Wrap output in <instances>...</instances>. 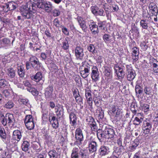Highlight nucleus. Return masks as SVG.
I'll return each mask as SVG.
<instances>
[{
  "mask_svg": "<svg viewBox=\"0 0 158 158\" xmlns=\"http://www.w3.org/2000/svg\"><path fill=\"white\" fill-rule=\"evenodd\" d=\"M92 66L86 62H83L80 66L79 70L81 76L84 78L87 77L89 75Z\"/></svg>",
  "mask_w": 158,
  "mask_h": 158,
  "instance_id": "1",
  "label": "nucleus"
},
{
  "mask_svg": "<svg viewBox=\"0 0 158 158\" xmlns=\"http://www.w3.org/2000/svg\"><path fill=\"white\" fill-rule=\"evenodd\" d=\"M19 10L21 14L25 19H29L32 17V12L26 5L22 6Z\"/></svg>",
  "mask_w": 158,
  "mask_h": 158,
  "instance_id": "2",
  "label": "nucleus"
},
{
  "mask_svg": "<svg viewBox=\"0 0 158 158\" xmlns=\"http://www.w3.org/2000/svg\"><path fill=\"white\" fill-rule=\"evenodd\" d=\"M123 107L120 104L114 103L112 106L111 111L113 115L116 117H119L122 113Z\"/></svg>",
  "mask_w": 158,
  "mask_h": 158,
  "instance_id": "3",
  "label": "nucleus"
},
{
  "mask_svg": "<svg viewBox=\"0 0 158 158\" xmlns=\"http://www.w3.org/2000/svg\"><path fill=\"white\" fill-rule=\"evenodd\" d=\"M29 61L32 67L35 70H39L40 69L41 63L39 62L38 59L35 56H31Z\"/></svg>",
  "mask_w": 158,
  "mask_h": 158,
  "instance_id": "4",
  "label": "nucleus"
},
{
  "mask_svg": "<svg viewBox=\"0 0 158 158\" xmlns=\"http://www.w3.org/2000/svg\"><path fill=\"white\" fill-rule=\"evenodd\" d=\"M127 73H126L127 80L130 81H132L136 76L135 71L133 69L131 65L126 66Z\"/></svg>",
  "mask_w": 158,
  "mask_h": 158,
  "instance_id": "5",
  "label": "nucleus"
},
{
  "mask_svg": "<svg viewBox=\"0 0 158 158\" xmlns=\"http://www.w3.org/2000/svg\"><path fill=\"white\" fill-rule=\"evenodd\" d=\"M91 76L92 80L96 81L99 79V72L98 68L96 66H93L91 68Z\"/></svg>",
  "mask_w": 158,
  "mask_h": 158,
  "instance_id": "6",
  "label": "nucleus"
},
{
  "mask_svg": "<svg viewBox=\"0 0 158 158\" xmlns=\"http://www.w3.org/2000/svg\"><path fill=\"white\" fill-rule=\"evenodd\" d=\"M75 53L77 60H83L84 54L83 49L80 46H77L75 48Z\"/></svg>",
  "mask_w": 158,
  "mask_h": 158,
  "instance_id": "7",
  "label": "nucleus"
},
{
  "mask_svg": "<svg viewBox=\"0 0 158 158\" xmlns=\"http://www.w3.org/2000/svg\"><path fill=\"white\" fill-rule=\"evenodd\" d=\"M152 125L151 123L146 121H144L143 125V132L145 135H148L152 129Z\"/></svg>",
  "mask_w": 158,
  "mask_h": 158,
  "instance_id": "8",
  "label": "nucleus"
},
{
  "mask_svg": "<svg viewBox=\"0 0 158 158\" xmlns=\"http://www.w3.org/2000/svg\"><path fill=\"white\" fill-rule=\"evenodd\" d=\"M89 27L92 33L94 35H97L99 33L98 26L96 23L93 20H90L89 24Z\"/></svg>",
  "mask_w": 158,
  "mask_h": 158,
  "instance_id": "9",
  "label": "nucleus"
},
{
  "mask_svg": "<svg viewBox=\"0 0 158 158\" xmlns=\"http://www.w3.org/2000/svg\"><path fill=\"white\" fill-rule=\"evenodd\" d=\"M75 138L77 142H79L80 143L83 140V136L82 131L80 128L76 129L75 132Z\"/></svg>",
  "mask_w": 158,
  "mask_h": 158,
  "instance_id": "10",
  "label": "nucleus"
},
{
  "mask_svg": "<svg viewBox=\"0 0 158 158\" xmlns=\"http://www.w3.org/2000/svg\"><path fill=\"white\" fill-rule=\"evenodd\" d=\"M77 20L82 30L84 32H85L87 28L86 22L84 20L82 17L80 16H78L77 18Z\"/></svg>",
  "mask_w": 158,
  "mask_h": 158,
  "instance_id": "11",
  "label": "nucleus"
},
{
  "mask_svg": "<svg viewBox=\"0 0 158 158\" xmlns=\"http://www.w3.org/2000/svg\"><path fill=\"white\" fill-rule=\"evenodd\" d=\"M114 69L118 78L120 79H122L124 75L123 68L119 67L117 64H115L114 66Z\"/></svg>",
  "mask_w": 158,
  "mask_h": 158,
  "instance_id": "12",
  "label": "nucleus"
},
{
  "mask_svg": "<svg viewBox=\"0 0 158 158\" xmlns=\"http://www.w3.org/2000/svg\"><path fill=\"white\" fill-rule=\"evenodd\" d=\"M87 123L89 125L92 131H95L97 129V126L94 119L91 117H89L86 119Z\"/></svg>",
  "mask_w": 158,
  "mask_h": 158,
  "instance_id": "13",
  "label": "nucleus"
},
{
  "mask_svg": "<svg viewBox=\"0 0 158 158\" xmlns=\"http://www.w3.org/2000/svg\"><path fill=\"white\" fill-rule=\"evenodd\" d=\"M106 135V138L109 139L113 138L115 134L114 129L111 128L106 127L104 130Z\"/></svg>",
  "mask_w": 158,
  "mask_h": 158,
  "instance_id": "14",
  "label": "nucleus"
},
{
  "mask_svg": "<svg viewBox=\"0 0 158 158\" xmlns=\"http://www.w3.org/2000/svg\"><path fill=\"white\" fill-rule=\"evenodd\" d=\"M132 50L131 56L133 61L136 62L139 59V49L136 47H134L132 48Z\"/></svg>",
  "mask_w": 158,
  "mask_h": 158,
  "instance_id": "15",
  "label": "nucleus"
},
{
  "mask_svg": "<svg viewBox=\"0 0 158 158\" xmlns=\"http://www.w3.org/2000/svg\"><path fill=\"white\" fill-rule=\"evenodd\" d=\"M109 150V148L108 147L104 145L102 146L99 150L100 155L102 156L108 154L110 152Z\"/></svg>",
  "mask_w": 158,
  "mask_h": 158,
  "instance_id": "16",
  "label": "nucleus"
},
{
  "mask_svg": "<svg viewBox=\"0 0 158 158\" xmlns=\"http://www.w3.org/2000/svg\"><path fill=\"white\" fill-rule=\"evenodd\" d=\"M97 135L98 138L100 142L104 140L106 138V135L105 134V131H102L101 130H98L97 131Z\"/></svg>",
  "mask_w": 158,
  "mask_h": 158,
  "instance_id": "17",
  "label": "nucleus"
},
{
  "mask_svg": "<svg viewBox=\"0 0 158 158\" xmlns=\"http://www.w3.org/2000/svg\"><path fill=\"white\" fill-rule=\"evenodd\" d=\"M149 8L151 10L152 15L156 16L158 10L157 6L153 2H151L149 6Z\"/></svg>",
  "mask_w": 158,
  "mask_h": 158,
  "instance_id": "18",
  "label": "nucleus"
},
{
  "mask_svg": "<svg viewBox=\"0 0 158 158\" xmlns=\"http://www.w3.org/2000/svg\"><path fill=\"white\" fill-rule=\"evenodd\" d=\"M70 123L72 126L75 125L77 122V117L76 114L73 112H70L69 114Z\"/></svg>",
  "mask_w": 158,
  "mask_h": 158,
  "instance_id": "19",
  "label": "nucleus"
},
{
  "mask_svg": "<svg viewBox=\"0 0 158 158\" xmlns=\"http://www.w3.org/2000/svg\"><path fill=\"white\" fill-rule=\"evenodd\" d=\"M5 118L8 124L9 125H13L15 123V119L13 114H6L5 115Z\"/></svg>",
  "mask_w": 158,
  "mask_h": 158,
  "instance_id": "20",
  "label": "nucleus"
},
{
  "mask_svg": "<svg viewBox=\"0 0 158 158\" xmlns=\"http://www.w3.org/2000/svg\"><path fill=\"white\" fill-rule=\"evenodd\" d=\"M6 8L8 10H8H15L17 7V4L13 1L10 2L6 4ZM6 12V11H5Z\"/></svg>",
  "mask_w": 158,
  "mask_h": 158,
  "instance_id": "21",
  "label": "nucleus"
},
{
  "mask_svg": "<svg viewBox=\"0 0 158 158\" xmlns=\"http://www.w3.org/2000/svg\"><path fill=\"white\" fill-rule=\"evenodd\" d=\"M97 144L96 142L92 141L90 142L89 144V152H93L96 151L97 149Z\"/></svg>",
  "mask_w": 158,
  "mask_h": 158,
  "instance_id": "22",
  "label": "nucleus"
},
{
  "mask_svg": "<svg viewBox=\"0 0 158 158\" xmlns=\"http://www.w3.org/2000/svg\"><path fill=\"white\" fill-rule=\"evenodd\" d=\"M6 73L7 75V77L9 80L14 78L15 75V71L12 68H9L7 69Z\"/></svg>",
  "mask_w": 158,
  "mask_h": 158,
  "instance_id": "23",
  "label": "nucleus"
},
{
  "mask_svg": "<svg viewBox=\"0 0 158 158\" xmlns=\"http://www.w3.org/2000/svg\"><path fill=\"white\" fill-rule=\"evenodd\" d=\"M13 138L18 141H19L22 137L21 132L19 130L14 131L13 132Z\"/></svg>",
  "mask_w": 158,
  "mask_h": 158,
  "instance_id": "24",
  "label": "nucleus"
},
{
  "mask_svg": "<svg viewBox=\"0 0 158 158\" xmlns=\"http://www.w3.org/2000/svg\"><path fill=\"white\" fill-rule=\"evenodd\" d=\"M44 6L45 11L48 13L51 12L53 9V6L52 4L50 2H46L44 4Z\"/></svg>",
  "mask_w": 158,
  "mask_h": 158,
  "instance_id": "25",
  "label": "nucleus"
},
{
  "mask_svg": "<svg viewBox=\"0 0 158 158\" xmlns=\"http://www.w3.org/2000/svg\"><path fill=\"white\" fill-rule=\"evenodd\" d=\"M53 90V87L52 86H49L47 88V90L45 92V96L46 98H49L52 96Z\"/></svg>",
  "mask_w": 158,
  "mask_h": 158,
  "instance_id": "26",
  "label": "nucleus"
},
{
  "mask_svg": "<svg viewBox=\"0 0 158 158\" xmlns=\"http://www.w3.org/2000/svg\"><path fill=\"white\" fill-rule=\"evenodd\" d=\"M85 95L87 102L89 104L92 103V98L91 91L90 90H86Z\"/></svg>",
  "mask_w": 158,
  "mask_h": 158,
  "instance_id": "27",
  "label": "nucleus"
},
{
  "mask_svg": "<svg viewBox=\"0 0 158 158\" xmlns=\"http://www.w3.org/2000/svg\"><path fill=\"white\" fill-rule=\"evenodd\" d=\"M79 149L78 148H73L71 154V158H79Z\"/></svg>",
  "mask_w": 158,
  "mask_h": 158,
  "instance_id": "28",
  "label": "nucleus"
},
{
  "mask_svg": "<svg viewBox=\"0 0 158 158\" xmlns=\"http://www.w3.org/2000/svg\"><path fill=\"white\" fill-rule=\"evenodd\" d=\"M42 77V73L40 72H37L35 76L31 77L32 80H34L36 82L39 81H40Z\"/></svg>",
  "mask_w": 158,
  "mask_h": 158,
  "instance_id": "29",
  "label": "nucleus"
},
{
  "mask_svg": "<svg viewBox=\"0 0 158 158\" xmlns=\"http://www.w3.org/2000/svg\"><path fill=\"white\" fill-rule=\"evenodd\" d=\"M10 85L9 84L8 81L4 79H1L0 80V88H7Z\"/></svg>",
  "mask_w": 158,
  "mask_h": 158,
  "instance_id": "30",
  "label": "nucleus"
},
{
  "mask_svg": "<svg viewBox=\"0 0 158 158\" xmlns=\"http://www.w3.org/2000/svg\"><path fill=\"white\" fill-rule=\"evenodd\" d=\"M30 146V143L27 141H24L22 145V148L24 152L28 151L29 147Z\"/></svg>",
  "mask_w": 158,
  "mask_h": 158,
  "instance_id": "31",
  "label": "nucleus"
},
{
  "mask_svg": "<svg viewBox=\"0 0 158 158\" xmlns=\"http://www.w3.org/2000/svg\"><path fill=\"white\" fill-rule=\"evenodd\" d=\"M20 104L22 105H25L28 107L30 106L29 100L27 99H21L19 100Z\"/></svg>",
  "mask_w": 158,
  "mask_h": 158,
  "instance_id": "32",
  "label": "nucleus"
},
{
  "mask_svg": "<svg viewBox=\"0 0 158 158\" xmlns=\"http://www.w3.org/2000/svg\"><path fill=\"white\" fill-rule=\"evenodd\" d=\"M48 155L50 158H57L58 157V153L55 150H52L48 152Z\"/></svg>",
  "mask_w": 158,
  "mask_h": 158,
  "instance_id": "33",
  "label": "nucleus"
},
{
  "mask_svg": "<svg viewBox=\"0 0 158 158\" xmlns=\"http://www.w3.org/2000/svg\"><path fill=\"white\" fill-rule=\"evenodd\" d=\"M27 89L29 92H31L34 96H37L39 94V92L35 88L31 87L30 88H27Z\"/></svg>",
  "mask_w": 158,
  "mask_h": 158,
  "instance_id": "34",
  "label": "nucleus"
},
{
  "mask_svg": "<svg viewBox=\"0 0 158 158\" xmlns=\"http://www.w3.org/2000/svg\"><path fill=\"white\" fill-rule=\"evenodd\" d=\"M140 25L142 28L148 30V23L146 22L145 20L142 19L141 20L140 22Z\"/></svg>",
  "mask_w": 158,
  "mask_h": 158,
  "instance_id": "35",
  "label": "nucleus"
},
{
  "mask_svg": "<svg viewBox=\"0 0 158 158\" xmlns=\"http://www.w3.org/2000/svg\"><path fill=\"white\" fill-rule=\"evenodd\" d=\"M25 125L27 128L28 130L33 129L34 127L35 124L34 121L25 123Z\"/></svg>",
  "mask_w": 158,
  "mask_h": 158,
  "instance_id": "36",
  "label": "nucleus"
},
{
  "mask_svg": "<svg viewBox=\"0 0 158 158\" xmlns=\"http://www.w3.org/2000/svg\"><path fill=\"white\" fill-rule=\"evenodd\" d=\"M33 121V118L32 116L31 115H27L26 116L25 118L24 123L25 124Z\"/></svg>",
  "mask_w": 158,
  "mask_h": 158,
  "instance_id": "37",
  "label": "nucleus"
},
{
  "mask_svg": "<svg viewBox=\"0 0 158 158\" xmlns=\"http://www.w3.org/2000/svg\"><path fill=\"white\" fill-rule=\"evenodd\" d=\"M105 75L107 77H112L111 71L109 68L107 67L106 68L104 72Z\"/></svg>",
  "mask_w": 158,
  "mask_h": 158,
  "instance_id": "38",
  "label": "nucleus"
},
{
  "mask_svg": "<svg viewBox=\"0 0 158 158\" xmlns=\"http://www.w3.org/2000/svg\"><path fill=\"white\" fill-rule=\"evenodd\" d=\"M62 44V47L64 50H67L69 48V46L67 40L65 39L64 40Z\"/></svg>",
  "mask_w": 158,
  "mask_h": 158,
  "instance_id": "39",
  "label": "nucleus"
},
{
  "mask_svg": "<svg viewBox=\"0 0 158 158\" xmlns=\"http://www.w3.org/2000/svg\"><path fill=\"white\" fill-rule=\"evenodd\" d=\"M87 49L89 51L93 54L95 53L96 52L94 46L92 44H90L88 46Z\"/></svg>",
  "mask_w": 158,
  "mask_h": 158,
  "instance_id": "40",
  "label": "nucleus"
},
{
  "mask_svg": "<svg viewBox=\"0 0 158 158\" xmlns=\"http://www.w3.org/2000/svg\"><path fill=\"white\" fill-rule=\"evenodd\" d=\"M144 92L146 95H151L152 91V88L150 87H145L144 88Z\"/></svg>",
  "mask_w": 158,
  "mask_h": 158,
  "instance_id": "41",
  "label": "nucleus"
},
{
  "mask_svg": "<svg viewBox=\"0 0 158 158\" xmlns=\"http://www.w3.org/2000/svg\"><path fill=\"white\" fill-rule=\"evenodd\" d=\"M14 106L13 102L11 101H8L4 105V107L7 109H11L13 108Z\"/></svg>",
  "mask_w": 158,
  "mask_h": 158,
  "instance_id": "42",
  "label": "nucleus"
},
{
  "mask_svg": "<svg viewBox=\"0 0 158 158\" xmlns=\"http://www.w3.org/2000/svg\"><path fill=\"white\" fill-rule=\"evenodd\" d=\"M0 136L4 139L6 138V134L5 130L3 127H0Z\"/></svg>",
  "mask_w": 158,
  "mask_h": 158,
  "instance_id": "43",
  "label": "nucleus"
},
{
  "mask_svg": "<svg viewBox=\"0 0 158 158\" xmlns=\"http://www.w3.org/2000/svg\"><path fill=\"white\" fill-rule=\"evenodd\" d=\"M18 73L19 76L21 77H23L25 75V73L23 68L20 67L18 69Z\"/></svg>",
  "mask_w": 158,
  "mask_h": 158,
  "instance_id": "44",
  "label": "nucleus"
},
{
  "mask_svg": "<svg viewBox=\"0 0 158 158\" xmlns=\"http://www.w3.org/2000/svg\"><path fill=\"white\" fill-rule=\"evenodd\" d=\"M80 155L82 158H85L87 154V151L81 149L80 151Z\"/></svg>",
  "mask_w": 158,
  "mask_h": 158,
  "instance_id": "45",
  "label": "nucleus"
},
{
  "mask_svg": "<svg viewBox=\"0 0 158 158\" xmlns=\"http://www.w3.org/2000/svg\"><path fill=\"white\" fill-rule=\"evenodd\" d=\"M33 147L34 149L37 152H39L41 150L40 144L38 143H36L34 144Z\"/></svg>",
  "mask_w": 158,
  "mask_h": 158,
  "instance_id": "46",
  "label": "nucleus"
},
{
  "mask_svg": "<svg viewBox=\"0 0 158 158\" xmlns=\"http://www.w3.org/2000/svg\"><path fill=\"white\" fill-rule=\"evenodd\" d=\"M76 100V102L78 104L81 105V104H83L82 102V98L81 97L80 95L74 97Z\"/></svg>",
  "mask_w": 158,
  "mask_h": 158,
  "instance_id": "47",
  "label": "nucleus"
},
{
  "mask_svg": "<svg viewBox=\"0 0 158 158\" xmlns=\"http://www.w3.org/2000/svg\"><path fill=\"white\" fill-rule=\"evenodd\" d=\"M98 7L94 6L91 7V10L92 12L94 15H96L98 10Z\"/></svg>",
  "mask_w": 158,
  "mask_h": 158,
  "instance_id": "48",
  "label": "nucleus"
},
{
  "mask_svg": "<svg viewBox=\"0 0 158 158\" xmlns=\"http://www.w3.org/2000/svg\"><path fill=\"white\" fill-rule=\"evenodd\" d=\"M143 120L138 118H136L135 117L134 120L133 121V124L136 125H139L140 123H141Z\"/></svg>",
  "mask_w": 158,
  "mask_h": 158,
  "instance_id": "49",
  "label": "nucleus"
},
{
  "mask_svg": "<svg viewBox=\"0 0 158 158\" xmlns=\"http://www.w3.org/2000/svg\"><path fill=\"white\" fill-rule=\"evenodd\" d=\"M107 4L106 3H104L103 5V8L104 9L105 13L106 14V16L107 17L109 16V11H108V10L109 9V8L108 7H107L106 6V5Z\"/></svg>",
  "mask_w": 158,
  "mask_h": 158,
  "instance_id": "50",
  "label": "nucleus"
},
{
  "mask_svg": "<svg viewBox=\"0 0 158 158\" xmlns=\"http://www.w3.org/2000/svg\"><path fill=\"white\" fill-rule=\"evenodd\" d=\"M110 35L107 34H104L103 37V39L106 43H108L109 41Z\"/></svg>",
  "mask_w": 158,
  "mask_h": 158,
  "instance_id": "51",
  "label": "nucleus"
},
{
  "mask_svg": "<svg viewBox=\"0 0 158 158\" xmlns=\"http://www.w3.org/2000/svg\"><path fill=\"white\" fill-rule=\"evenodd\" d=\"M96 15L104 16L105 15V13L104 12L103 9H100L98 11V10Z\"/></svg>",
  "mask_w": 158,
  "mask_h": 158,
  "instance_id": "52",
  "label": "nucleus"
},
{
  "mask_svg": "<svg viewBox=\"0 0 158 158\" xmlns=\"http://www.w3.org/2000/svg\"><path fill=\"white\" fill-rule=\"evenodd\" d=\"M135 115L136 116L135 118H138L140 119H141L142 120H143V114L141 113H135Z\"/></svg>",
  "mask_w": 158,
  "mask_h": 158,
  "instance_id": "53",
  "label": "nucleus"
},
{
  "mask_svg": "<svg viewBox=\"0 0 158 158\" xmlns=\"http://www.w3.org/2000/svg\"><path fill=\"white\" fill-rule=\"evenodd\" d=\"M2 42L3 44L7 45L10 44V41L8 39L4 38L2 40Z\"/></svg>",
  "mask_w": 158,
  "mask_h": 158,
  "instance_id": "54",
  "label": "nucleus"
},
{
  "mask_svg": "<svg viewBox=\"0 0 158 158\" xmlns=\"http://www.w3.org/2000/svg\"><path fill=\"white\" fill-rule=\"evenodd\" d=\"M142 109L145 112H147L149 110V106L147 104H143L142 106Z\"/></svg>",
  "mask_w": 158,
  "mask_h": 158,
  "instance_id": "55",
  "label": "nucleus"
},
{
  "mask_svg": "<svg viewBox=\"0 0 158 158\" xmlns=\"http://www.w3.org/2000/svg\"><path fill=\"white\" fill-rule=\"evenodd\" d=\"M150 61L151 64V65L158 64V61L155 59L153 58H151L150 60Z\"/></svg>",
  "mask_w": 158,
  "mask_h": 158,
  "instance_id": "56",
  "label": "nucleus"
},
{
  "mask_svg": "<svg viewBox=\"0 0 158 158\" xmlns=\"http://www.w3.org/2000/svg\"><path fill=\"white\" fill-rule=\"evenodd\" d=\"M72 91L73 95L74 97L80 95L78 90L77 89H74Z\"/></svg>",
  "mask_w": 158,
  "mask_h": 158,
  "instance_id": "57",
  "label": "nucleus"
},
{
  "mask_svg": "<svg viewBox=\"0 0 158 158\" xmlns=\"http://www.w3.org/2000/svg\"><path fill=\"white\" fill-rule=\"evenodd\" d=\"M52 13L54 16L56 17L60 15V12L58 10L55 9L53 10Z\"/></svg>",
  "mask_w": 158,
  "mask_h": 158,
  "instance_id": "58",
  "label": "nucleus"
},
{
  "mask_svg": "<svg viewBox=\"0 0 158 158\" xmlns=\"http://www.w3.org/2000/svg\"><path fill=\"white\" fill-rule=\"evenodd\" d=\"M23 85L28 87L27 88H30L31 87L32 85L28 81L25 80L23 82Z\"/></svg>",
  "mask_w": 158,
  "mask_h": 158,
  "instance_id": "59",
  "label": "nucleus"
},
{
  "mask_svg": "<svg viewBox=\"0 0 158 158\" xmlns=\"http://www.w3.org/2000/svg\"><path fill=\"white\" fill-rule=\"evenodd\" d=\"M62 32L65 35H68L69 32L67 29L64 26H62Z\"/></svg>",
  "mask_w": 158,
  "mask_h": 158,
  "instance_id": "60",
  "label": "nucleus"
},
{
  "mask_svg": "<svg viewBox=\"0 0 158 158\" xmlns=\"http://www.w3.org/2000/svg\"><path fill=\"white\" fill-rule=\"evenodd\" d=\"M119 82L117 81L114 82L111 84L112 85L110 86V88L113 89L114 88H117L119 85Z\"/></svg>",
  "mask_w": 158,
  "mask_h": 158,
  "instance_id": "61",
  "label": "nucleus"
},
{
  "mask_svg": "<svg viewBox=\"0 0 158 158\" xmlns=\"http://www.w3.org/2000/svg\"><path fill=\"white\" fill-rule=\"evenodd\" d=\"M104 22H101L98 23V27L101 28L102 30H105V28L104 27Z\"/></svg>",
  "mask_w": 158,
  "mask_h": 158,
  "instance_id": "62",
  "label": "nucleus"
},
{
  "mask_svg": "<svg viewBox=\"0 0 158 158\" xmlns=\"http://www.w3.org/2000/svg\"><path fill=\"white\" fill-rule=\"evenodd\" d=\"M53 24L56 27H59L60 26V22L57 19H55L53 21Z\"/></svg>",
  "mask_w": 158,
  "mask_h": 158,
  "instance_id": "63",
  "label": "nucleus"
},
{
  "mask_svg": "<svg viewBox=\"0 0 158 158\" xmlns=\"http://www.w3.org/2000/svg\"><path fill=\"white\" fill-rule=\"evenodd\" d=\"M153 68V71L154 73H158V64L152 65Z\"/></svg>",
  "mask_w": 158,
  "mask_h": 158,
  "instance_id": "64",
  "label": "nucleus"
}]
</instances>
